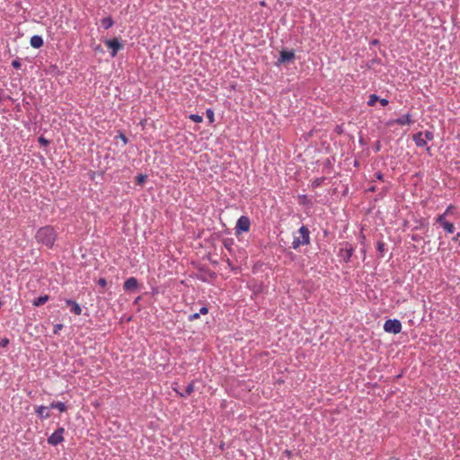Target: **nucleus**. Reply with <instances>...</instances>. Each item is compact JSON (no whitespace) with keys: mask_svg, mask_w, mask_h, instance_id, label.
I'll use <instances>...</instances> for the list:
<instances>
[{"mask_svg":"<svg viewBox=\"0 0 460 460\" xmlns=\"http://www.w3.org/2000/svg\"><path fill=\"white\" fill-rule=\"evenodd\" d=\"M199 314H207L208 313V307L207 305L202 306L199 309Z\"/></svg>","mask_w":460,"mask_h":460,"instance_id":"a19ab883","label":"nucleus"},{"mask_svg":"<svg viewBox=\"0 0 460 460\" xmlns=\"http://www.w3.org/2000/svg\"><path fill=\"white\" fill-rule=\"evenodd\" d=\"M138 280L135 277H130L123 284V289L126 292H134L138 288Z\"/></svg>","mask_w":460,"mask_h":460,"instance_id":"9d476101","label":"nucleus"},{"mask_svg":"<svg viewBox=\"0 0 460 460\" xmlns=\"http://www.w3.org/2000/svg\"><path fill=\"white\" fill-rule=\"evenodd\" d=\"M452 241L458 243L460 245V233H457L453 238Z\"/></svg>","mask_w":460,"mask_h":460,"instance_id":"79ce46f5","label":"nucleus"},{"mask_svg":"<svg viewBox=\"0 0 460 460\" xmlns=\"http://www.w3.org/2000/svg\"><path fill=\"white\" fill-rule=\"evenodd\" d=\"M423 132L420 131L412 136L415 145L419 147H423L427 145V141L422 138Z\"/></svg>","mask_w":460,"mask_h":460,"instance_id":"2eb2a0df","label":"nucleus"},{"mask_svg":"<svg viewBox=\"0 0 460 460\" xmlns=\"http://www.w3.org/2000/svg\"><path fill=\"white\" fill-rule=\"evenodd\" d=\"M2 305H3V303H2V301L0 300V307L2 306Z\"/></svg>","mask_w":460,"mask_h":460,"instance_id":"8fccbe9b","label":"nucleus"},{"mask_svg":"<svg viewBox=\"0 0 460 460\" xmlns=\"http://www.w3.org/2000/svg\"><path fill=\"white\" fill-rule=\"evenodd\" d=\"M334 130L339 135H341L344 132L342 125H337Z\"/></svg>","mask_w":460,"mask_h":460,"instance_id":"f704fd0d","label":"nucleus"},{"mask_svg":"<svg viewBox=\"0 0 460 460\" xmlns=\"http://www.w3.org/2000/svg\"><path fill=\"white\" fill-rule=\"evenodd\" d=\"M64 328V325L62 323H57L54 325L53 333L58 334L59 331H61Z\"/></svg>","mask_w":460,"mask_h":460,"instance_id":"7c9ffc66","label":"nucleus"},{"mask_svg":"<svg viewBox=\"0 0 460 460\" xmlns=\"http://www.w3.org/2000/svg\"><path fill=\"white\" fill-rule=\"evenodd\" d=\"M66 305L70 307V311L75 315L82 314V308L78 303L72 299H65Z\"/></svg>","mask_w":460,"mask_h":460,"instance_id":"f8f14e48","label":"nucleus"},{"mask_svg":"<svg viewBox=\"0 0 460 460\" xmlns=\"http://www.w3.org/2000/svg\"><path fill=\"white\" fill-rule=\"evenodd\" d=\"M452 209H454V206L453 205H449L446 211L442 214V215H445V218H447V216L452 211Z\"/></svg>","mask_w":460,"mask_h":460,"instance_id":"ea45409f","label":"nucleus"},{"mask_svg":"<svg viewBox=\"0 0 460 460\" xmlns=\"http://www.w3.org/2000/svg\"><path fill=\"white\" fill-rule=\"evenodd\" d=\"M381 148V143L380 141H376V145H375V151L376 152H378Z\"/></svg>","mask_w":460,"mask_h":460,"instance_id":"a18cd8bd","label":"nucleus"},{"mask_svg":"<svg viewBox=\"0 0 460 460\" xmlns=\"http://www.w3.org/2000/svg\"><path fill=\"white\" fill-rule=\"evenodd\" d=\"M383 328L385 332L398 334L402 331V323L398 319H388Z\"/></svg>","mask_w":460,"mask_h":460,"instance_id":"20e7f679","label":"nucleus"},{"mask_svg":"<svg viewBox=\"0 0 460 460\" xmlns=\"http://www.w3.org/2000/svg\"><path fill=\"white\" fill-rule=\"evenodd\" d=\"M10 343V341L8 338H4L0 341V347L2 348H5L9 345Z\"/></svg>","mask_w":460,"mask_h":460,"instance_id":"72a5a7b5","label":"nucleus"},{"mask_svg":"<svg viewBox=\"0 0 460 460\" xmlns=\"http://www.w3.org/2000/svg\"><path fill=\"white\" fill-rule=\"evenodd\" d=\"M385 243L382 241H378L376 243V249L380 252L381 256H383V253L385 252Z\"/></svg>","mask_w":460,"mask_h":460,"instance_id":"bb28decb","label":"nucleus"},{"mask_svg":"<svg viewBox=\"0 0 460 460\" xmlns=\"http://www.w3.org/2000/svg\"><path fill=\"white\" fill-rule=\"evenodd\" d=\"M98 285H100L102 288H105L107 286L106 279L103 278L99 279Z\"/></svg>","mask_w":460,"mask_h":460,"instance_id":"e433bc0d","label":"nucleus"},{"mask_svg":"<svg viewBox=\"0 0 460 460\" xmlns=\"http://www.w3.org/2000/svg\"><path fill=\"white\" fill-rule=\"evenodd\" d=\"M435 222L438 224L447 234H453L456 231V227L452 222H449L445 218V215H438Z\"/></svg>","mask_w":460,"mask_h":460,"instance_id":"6e6552de","label":"nucleus"},{"mask_svg":"<svg viewBox=\"0 0 460 460\" xmlns=\"http://www.w3.org/2000/svg\"><path fill=\"white\" fill-rule=\"evenodd\" d=\"M371 46H376V45H379L380 44V41L379 40L377 39H373L370 43H369Z\"/></svg>","mask_w":460,"mask_h":460,"instance_id":"c03bdc74","label":"nucleus"},{"mask_svg":"<svg viewBox=\"0 0 460 460\" xmlns=\"http://www.w3.org/2000/svg\"><path fill=\"white\" fill-rule=\"evenodd\" d=\"M296 58L295 51L293 49L288 50L283 49L279 53V58L276 61L275 65L279 66L281 65L292 63Z\"/></svg>","mask_w":460,"mask_h":460,"instance_id":"7ed1b4c3","label":"nucleus"},{"mask_svg":"<svg viewBox=\"0 0 460 460\" xmlns=\"http://www.w3.org/2000/svg\"><path fill=\"white\" fill-rule=\"evenodd\" d=\"M49 300V296H48V295L40 296L39 297L35 298L32 301V305L35 307H39V306L44 305Z\"/></svg>","mask_w":460,"mask_h":460,"instance_id":"f3484780","label":"nucleus"},{"mask_svg":"<svg viewBox=\"0 0 460 460\" xmlns=\"http://www.w3.org/2000/svg\"><path fill=\"white\" fill-rule=\"evenodd\" d=\"M189 118L196 123H200L203 120V117L199 114H190Z\"/></svg>","mask_w":460,"mask_h":460,"instance_id":"393cba45","label":"nucleus"},{"mask_svg":"<svg viewBox=\"0 0 460 460\" xmlns=\"http://www.w3.org/2000/svg\"><path fill=\"white\" fill-rule=\"evenodd\" d=\"M411 239L414 242H420L422 240V237L419 234H411Z\"/></svg>","mask_w":460,"mask_h":460,"instance_id":"c9c22d12","label":"nucleus"},{"mask_svg":"<svg viewBox=\"0 0 460 460\" xmlns=\"http://www.w3.org/2000/svg\"><path fill=\"white\" fill-rule=\"evenodd\" d=\"M174 391H176V393L181 396V397H186L190 394H191L194 391V382L192 381L191 383H190L186 387H185V390L183 393H181L179 392L178 390L174 389Z\"/></svg>","mask_w":460,"mask_h":460,"instance_id":"dca6fc26","label":"nucleus"},{"mask_svg":"<svg viewBox=\"0 0 460 460\" xmlns=\"http://www.w3.org/2000/svg\"><path fill=\"white\" fill-rule=\"evenodd\" d=\"M380 63H381V59L376 57V58H372L370 61H368L367 66L368 68H372L374 66V65L380 64Z\"/></svg>","mask_w":460,"mask_h":460,"instance_id":"a878e982","label":"nucleus"},{"mask_svg":"<svg viewBox=\"0 0 460 460\" xmlns=\"http://www.w3.org/2000/svg\"><path fill=\"white\" fill-rule=\"evenodd\" d=\"M64 433L65 429L63 427H59L48 438V443L51 446H57L60 444L64 441Z\"/></svg>","mask_w":460,"mask_h":460,"instance_id":"0eeeda50","label":"nucleus"},{"mask_svg":"<svg viewBox=\"0 0 460 460\" xmlns=\"http://www.w3.org/2000/svg\"><path fill=\"white\" fill-rule=\"evenodd\" d=\"M251 221L246 216H242L238 218L235 226V234L239 235L242 233L248 232L250 230Z\"/></svg>","mask_w":460,"mask_h":460,"instance_id":"423d86ee","label":"nucleus"},{"mask_svg":"<svg viewBox=\"0 0 460 460\" xmlns=\"http://www.w3.org/2000/svg\"><path fill=\"white\" fill-rule=\"evenodd\" d=\"M139 300H140V296L137 297L135 300V304L138 303Z\"/></svg>","mask_w":460,"mask_h":460,"instance_id":"09e8293b","label":"nucleus"},{"mask_svg":"<svg viewBox=\"0 0 460 460\" xmlns=\"http://www.w3.org/2000/svg\"><path fill=\"white\" fill-rule=\"evenodd\" d=\"M35 238L38 243L51 248L56 241L57 233L53 226H46L37 231Z\"/></svg>","mask_w":460,"mask_h":460,"instance_id":"f257e3e1","label":"nucleus"},{"mask_svg":"<svg viewBox=\"0 0 460 460\" xmlns=\"http://www.w3.org/2000/svg\"><path fill=\"white\" fill-rule=\"evenodd\" d=\"M146 178L147 176L146 174H138L137 177H136V183L137 185H142L143 183L146 182Z\"/></svg>","mask_w":460,"mask_h":460,"instance_id":"5701e85b","label":"nucleus"},{"mask_svg":"<svg viewBox=\"0 0 460 460\" xmlns=\"http://www.w3.org/2000/svg\"><path fill=\"white\" fill-rule=\"evenodd\" d=\"M411 123H413L411 118V115L410 114H404L395 119H392L390 120L389 122H387V125L388 126H392L394 124H398V125H411Z\"/></svg>","mask_w":460,"mask_h":460,"instance_id":"9b49d317","label":"nucleus"},{"mask_svg":"<svg viewBox=\"0 0 460 460\" xmlns=\"http://www.w3.org/2000/svg\"><path fill=\"white\" fill-rule=\"evenodd\" d=\"M354 252V248L351 244L346 243L345 248H341L339 256L342 258L345 262H349Z\"/></svg>","mask_w":460,"mask_h":460,"instance_id":"1a4fd4ad","label":"nucleus"},{"mask_svg":"<svg viewBox=\"0 0 460 460\" xmlns=\"http://www.w3.org/2000/svg\"><path fill=\"white\" fill-rule=\"evenodd\" d=\"M30 44L34 49H40L43 46V38L40 35H33L30 40Z\"/></svg>","mask_w":460,"mask_h":460,"instance_id":"ddd939ff","label":"nucleus"},{"mask_svg":"<svg viewBox=\"0 0 460 460\" xmlns=\"http://www.w3.org/2000/svg\"><path fill=\"white\" fill-rule=\"evenodd\" d=\"M223 243H224V246L228 250V251H232V246L234 245V241L233 238H226V239H224L223 241Z\"/></svg>","mask_w":460,"mask_h":460,"instance_id":"aec40b11","label":"nucleus"},{"mask_svg":"<svg viewBox=\"0 0 460 460\" xmlns=\"http://www.w3.org/2000/svg\"><path fill=\"white\" fill-rule=\"evenodd\" d=\"M378 102H380V104H381L382 106H384V107H385V106H387V105H388V103H389V101H388L387 99L380 98V97H379Z\"/></svg>","mask_w":460,"mask_h":460,"instance_id":"4c0bfd02","label":"nucleus"},{"mask_svg":"<svg viewBox=\"0 0 460 460\" xmlns=\"http://www.w3.org/2000/svg\"><path fill=\"white\" fill-rule=\"evenodd\" d=\"M49 409H58L61 412L63 411H66V406L64 402H52L49 406Z\"/></svg>","mask_w":460,"mask_h":460,"instance_id":"a211bd4d","label":"nucleus"},{"mask_svg":"<svg viewBox=\"0 0 460 460\" xmlns=\"http://www.w3.org/2000/svg\"><path fill=\"white\" fill-rule=\"evenodd\" d=\"M379 100V96L373 93V94H370L369 95V99L367 101V105L368 106H374L376 104V102H378Z\"/></svg>","mask_w":460,"mask_h":460,"instance_id":"412c9836","label":"nucleus"},{"mask_svg":"<svg viewBox=\"0 0 460 460\" xmlns=\"http://www.w3.org/2000/svg\"><path fill=\"white\" fill-rule=\"evenodd\" d=\"M376 178L379 181H383V178H384V174L381 172H376Z\"/></svg>","mask_w":460,"mask_h":460,"instance_id":"37998d69","label":"nucleus"},{"mask_svg":"<svg viewBox=\"0 0 460 460\" xmlns=\"http://www.w3.org/2000/svg\"><path fill=\"white\" fill-rule=\"evenodd\" d=\"M48 410H49V407L40 405V406L37 407L36 413L40 420H45V419L49 418V416H50Z\"/></svg>","mask_w":460,"mask_h":460,"instance_id":"4468645a","label":"nucleus"},{"mask_svg":"<svg viewBox=\"0 0 460 460\" xmlns=\"http://www.w3.org/2000/svg\"><path fill=\"white\" fill-rule=\"evenodd\" d=\"M119 137L123 141V143L126 145L128 142V138L126 137L125 134L119 133Z\"/></svg>","mask_w":460,"mask_h":460,"instance_id":"58836bf2","label":"nucleus"},{"mask_svg":"<svg viewBox=\"0 0 460 460\" xmlns=\"http://www.w3.org/2000/svg\"><path fill=\"white\" fill-rule=\"evenodd\" d=\"M104 44L109 49H111V56L112 58L116 57L118 52L123 49V44L120 42L119 38L106 40Z\"/></svg>","mask_w":460,"mask_h":460,"instance_id":"39448f33","label":"nucleus"},{"mask_svg":"<svg viewBox=\"0 0 460 460\" xmlns=\"http://www.w3.org/2000/svg\"><path fill=\"white\" fill-rule=\"evenodd\" d=\"M301 237H294L292 242V248L297 249L300 245L309 244L310 243V231L305 226H302L298 230Z\"/></svg>","mask_w":460,"mask_h":460,"instance_id":"f03ea898","label":"nucleus"},{"mask_svg":"<svg viewBox=\"0 0 460 460\" xmlns=\"http://www.w3.org/2000/svg\"><path fill=\"white\" fill-rule=\"evenodd\" d=\"M206 115H207V118L209 120V123H213L215 119H214V111L212 109H208L206 111Z\"/></svg>","mask_w":460,"mask_h":460,"instance_id":"cd10ccee","label":"nucleus"},{"mask_svg":"<svg viewBox=\"0 0 460 460\" xmlns=\"http://www.w3.org/2000/svg\"><path fill=\"white\" fill-rule=\"evenodd\" d=\"M101 23H102V26L105 30H108L111 27H112V25L114 24V21L111 18V16H108V17H105V18L102 19Z\"/></svg>","mask_w":460,"mask_h":460,"instance_id":"6ab92c4d","label":"nucleus"},{"mask_svg":"<svg viewBox=\"0 0 460 460\" xmlns=\"http://www.w3.org/2000/svg\"><path fill=\"white\" fill-rule=\"evenodd\" d=\"M376 190V186H371L367 189V191H371V192H375Z\"/></svg>","mask_w":460,"mask_h":460,"instance_id":"49530a36","label":"nucleus"},{"mask_svg":"<svg viewBox=\"0 0 460 460\" xmlns=\"http://www.w3.org/2000/svg\"><path fill=\"white\" fill-rule=\"evenodd\" d=\"M199 313H194V314H191L188 316V320L190 322H193L195 320H198L199 318Z\"/></svg>","mask_w":460,"mask_h":460,"instance_id":"473e14b6","label":"nucleus"},{"mask_svg":"<svg viewBox=\"0 0 460 460\" xmlns=\"http://www.w3.org/2000/svg\"><path fill=\"white\" fill-rule=\"evenodd\" d=\"M38 142L40 144V146H48L50 143V141L47 138H45L43 136H40L38 137Z\"/></svg>","mask_w":460,"mask_h":460,"instance_id":"c85d7f7f","label":"nucleus"},{"mask_svg":"<svg viewBox=\"0 0 460 460\" xmlns=\"http://www.w3.org/2000/svg\"><path fill=\"white\" fill-rule=\"evenodd\" d=\"M324 180H325V177H320V178L314 179L312 182V187L313 188L319 187L320 185H322V183L324 181Z\"/></svg>","mask_w":460,"mask_h":460,"instance_id":"b1692460","label":"nucleus"},{"mask_svg":"<svg viewBox=\"0 0 460 460\" xmlns=\"http://www.w3.org/2000/svg\"><path fill=\"white\" fill-rule=\"evenodd\" d=\"M12 66L15 69H20L22 67L21 60L19 58L13 60Z\"/></svg>","mask_w":460,"mask_h":460,"instance_id":"c756f323","label":"nucleus"},{"mask_svg":"<svg viewBox=\"0 0 460 460\" xmlns=\"http://www.w3.org/2000/svg\"><path fill=\"white\" fill-rule=\"evenodd\" d=\"M388 191V187H383V189L381 190V191H379L376 198H375V200H379V199H382L385 194L387 193Z\"/></svg>","mask_w":460,"mask_h":460,"instance_id":"4be33fe9","label":"nucleus"},{"mask_svg":"<svg viewBox=\"0 0 460 460\" xmlns=\"http://www.w3.org/2000/svg\"><path fill=\"white\" fill-rule=\"evenodd\" d=\"M359 143H360L361 145H364V144H365V143H364V140H363V138H362V137L359 139Z\"/></svg>","mask_w":460,"mask_h":460,"instance_id":"de8ad7c7","label":"nucleus"},{"mask_svg":"<svg viewBox=\"0 0 460 460\" xmlns=\"http://www.w3.org/2000/svg\"><path fill=\"white\" fill-rule=\"evenodd\" d=\"M425 140H432L434 138V134L431 131L426 130L424 133Z\"/></svg>","mask_w":460,"mask_h":460,"instance_id":"2f4dec72","label":"nucleus"}]
</instances>
